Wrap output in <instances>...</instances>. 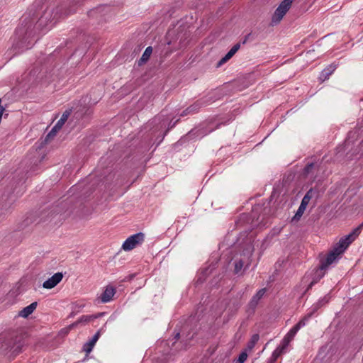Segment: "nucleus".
Wrapping results in <instances>:
<instances>
[{"instance_id": "f257e3e1", "label": "nucleus", "mask_w": 363, "mask_h": 363, "mask_svg": "<svg viewBox=\"0 0 363 363\" xmlns=\"http://www.w3.org/2000/svg\"><path fill=\"white\" fill-rule=\"evenodd\" d=\"M322 301H319L316 304L313 305L312 311L306 315L297 324H296L285 335L283 339L284 347L292 340L297 332L303 326L306 325V323L312 317L313 314L322 306Z\"/></svg>"}, {"instance_id": "f03ea898", "label": "nucleus", "mask_w": 363, "mask_h": 363, "mask_svg": "<svg viewBox=\"0 0 363 363\" xmlns=\"http://www.w3.org/2000/svg\"><path fill=\"white\" fill-rule=\"evenodd\" d=\"M254 252V246L252 243L247 245L246 248L242 252V259L235 260L234 273L238 274L241 272L242 268H247L251 264V257Z\"/></svg>"}, {"instance_id": "7ed1b4c3", "label": "nucleus", "mask_w": 363, "mask_h": 363, "mask_svg": "<svg viewBox=\"0 0 363 363\" xmlns=\"http://www.w3.org/2000/svg\"><path fill=\"white\" fill-rule=\"evenodd\" d=\"M23 346L21 341L10 340L2 343L1 350L9 357L14 358L22 352Z\"/></svg>"}, {"instance_id": "20e7f679", "label": "nucleus", "mask_w": 363, "mask_h": 363, "mask_svg": "<svg viewBox=\"0 0 363 363\" xmlns=\"http://www.w3.org/2000/svg\"><path fill=\"white\" fill-rule=\"evenodd\" d=\"M294 0H283L275 10L271 21L272 26L280 23L284 16L290 9Z\"/></svg>"}, {"instance_id": "39448f33", "label": "nucleus", "mask_w": 363, "mask_h": 363, "mask_svg": "<svg viewBox=\"0 0 363 363\" xmlns=\"http://www.w3.org/2000/svg\"><path fill=\"white\" fill-rule=\"evenodd\" d=\"M363 227V223L358 227L354 228L350 234L342 238L339 242L335 245L340 249V252H345L349 245L357 238L361 233Z\"/></svg>"}, {"instance_id": "423d86ee", "label": "nucleus", "mask_w": 363, "mask_h": 363, "mask_svg": "<svg viewBox=\"0 0 363 363\" xmlns=\"http://www.w3.org/2000/svg\"><path fill=\"white\" fill-rule=\"evenodd\" d=\"M213 100L211 97H203L199 100H197L194 104L189 106L181 113V116H186L188 114H194L199 111V110L202 107L208 105Z\"/></svg>"}, {"instance_id": "0eeeda50", "label": "nucleus", "mask_w": 363, "mask_h": 363, "mask_svg": "<svg viewBox=\"0 0 363 363\" xmlns=\"http://www.w3.org/2000/svg\"><path fill=\"white\" fill-rule=\"evenodd\" d=\"M144 234L138 233L128 238L122 245V248L125 251H130L134 249L138 245L141 244L144 241Z\"/></svg>"}, {"instance_id": "6e6552de", "label": "nucleus", "mask_w": 363, "mask_h": 363, "mask_svg": "<svg viewBox=\"0 0 363 363\" xmlns=\"http://www.w3.org/2000/svg\"><path fill=\"white\" fill-rule=\"evenodd\" d=\"M343 252H340V249L335 245L333 250L328 254L325 259L320 260V269L325 270L329 267V265L337 260L338 257Z\"/></svg>"}, {"instance_id": "1a4fd4ad", "label": "nucleus", "mask_w": 363, "mask_h": 363, "mask_svg": "<svg viewBox=\"0 0 363 363\" xmlns=\"http://www.w3.org/2000/svg\"><path fill=\"white\" fill-rule=\"evenodd\" d=\"M69 116V112L66 111L60 118V119L57 122L55 125L52 128V130L48 133L46 135L45 140H48L50 138H52L55 136L56 133L62 128V125L65 124L66 121Z\"/></svg>"}, {"instance_id": "9d476101", "label": "nucleus", "mask_w": 363, "mask_h": 363, "mask_svg": "<svg viewBox=\"0 0 363 363\" xmlns=\"http://www.w3.org/2000/svg\"><path fill=\"white\" fill-rule=\"evenodd\" d=\"M63 274L62 272H57L48 280L45 281L43 286L47 289H51L56 286L62 279Z\"/></svg>"}, {"instance_id": "9b49d317", "label": "nucleus", "mask_w": 363, "mask_h": 363, "mask_svg": "<svg viewBox=\"0 0 363 363\" xmlns=\"http://www.w3.org/2000/svg\"><path fill=\"white\" fill-rule=\"evenodd\" d=\"M59 9L54 10H46L43 16L40 18L39 21L40 23H43V20H48L50 23L55 24L57 21L60 18L58 15Z\"/></svg>"}, {"instance_id": "f8f14e48", "label": "nucleus", "mask_w": 363, "mask_h": 363, "mask_svg": "<svg viewBox=\"0 0 363 363\" xmlns=\"http://www.w3.org/2000/svg\"><path fill=\"white\" fill-rule=\"evenodd\" d=\"M266 293V289L263 288L259 289L251 298L250 301L248 306L249 308L252 310H255L257 306L259 303V300L263 297L264 294Z\"/></svg>"}, {"instance_id": "ddd939ff", "label": "nucleus", "mask_w": 363, "mask_h": 363, "mask_svg": "<svg viewBox=\"0 0 363 363\" xmlns=\"http://www.w3.org/2000/svg\"><path fill=\"white\" fill-rule=\"evenodd\" d=\"M116 293V289L111 286H107L101 294L100 298L102 303L109 302Z\"/></svg>"}, {"instance_id": "4468645a", "label": "nucleus", "mask_w": 363, "mask_h": 363, "mask_svg": "<svg viewBox=\"0 0 363 363\" xmlns=\"http://www.w3.org/2000/svg\"><path fill=\"white\" fill-rule=\"evenodd\" d=\"M99 337H100V332L98 331L97 333H96V334L91 337V339L89 342H86L84 345V347H83L84 351H85L86 353H89L92 350L94 345L99 340Z\"/></svg>"}, {"instance_id": "2eb2a0df", "label": "nucleus", "mask_w": 363, "mask_h": 363, "mask_svg": "<svg viewBox=\"0 0 363 363\" xmlns=\"http://www.w3.org/2000/svg\"><path fill=\"white\" fill-rule=\"evenodd\" d=\"M37 302H33L29 306L23 308L18 313L19 316L28 318L36 309Z\"/></svg>"}, {"instance_id": "dca6fc26", "label": "nucleus", "mask_w": 363, "mask_h": 363, "mask_svg": "<svg viewBox=\"0 0 363 363\" xmlns=\"http://www.w3.org/2000/svg\"><path fill=\"white\" fill-rule=\"evenodd\" d=\"M337 66L335 65L331 64L325 67L320 73V79L323 81H325L329 78V77L333 73V72L336 69Z\"/></svg>"}, {"instance_id": "f3484780", "label": "nucleus", "mask_w": 363, "mask_h": 363, "mask_svg": "<svg viewBox=\"0 0 363 363\" xmlns=\"http://www.w3.org/2000/svg\"><path fill=\"white\" fill-rule=\"evenodd\" d=\"M324 271L325 270H321L320 267H318V269H316L315 275L314 276L312 281L309 284V285L307 288V290L311 289L314 284L318 283L324 277V275H325Z\"/></svg>"}, {"instance_id": "a211bd4d", "label": "nucleus", "mask_w": 363, "mask_h": 363, "mask_svg": "<svg viewBox=\"0 0 363 363\" xmlns=\"http://www.w3.org/2000/svg\"><path fill=\"white\" fill-rule=\"evenodd\" d=\"M152 52V48L151 46L146 48L142 57L138 60V65L141 66V65H144L145 63H146L148 61V60L150 59Z\"/></svg>"}, {"instance_id": "6ab92c4d", "label": "nucleus", "mask_w": 363, "mask_h": 363, "mask_svg": "<svg viewBox=\"0 0 363 363\" xmlns=\"http://www.w3.org/2000/svg\"><path fill=\"white\" fill-rule=\"evenodd\" d=\"M94 318H96V317L93 316V315H82L76 322H74V323L70 325L69 328H74V327L77 326L78 324H81V323H83V324L87 323L89 321H91V320H94Z\"/></svg>"}, {"instance_id": "aec40b11", "label": "nucleus", "mask_w": 363, "mask_h": 363, "mask_svg": "<svg viewBox=\"0 0 363 363\" xmlns=\"http://www.w3.org/2000/svg\"><path fill=\"white\" fill-rule=\"evenodd\" d=\"M306 207L300 205L294 216L292 218V221L298 220L303 216Z\"/></svg>"}, {"instance_id": "412c9836", "label": "nucleus", "mask_w": 363, "mask_h": 363, "mask_svg": "<svg viewBox=\"0 0 363 363\" xmlns=\"http://www.w3.org/2000/svg\"><path fill=\"white\" fill-rule=\"evenodd\" d=\"M233 55L230 54V52H228V53L218 61L217 67H219L227 62L231 57H233Z\"/></svg>"}, {"instance_id": "4be33fe9", "label": "nucleus", "mask_w": 363, "mask_h": 363, "mask_svg": "<svg viewBox=\"0 0 363 363\" xmlns=\"http://www.w3.org/2000/svg\"><path fill=\"white\" fill-rule=\"evenodd\" d=\"M259 336L258 334L253 335L250 339V341L248 343V347L250 348L254 347L255 345H256V343L259 341Z\"/></svg>"}, {"instance_id": "5701e85b", "label": "nucleus", "mask_w": 363, "mask_h": 363, "mask_svg": "<svg viewBox=\"0 0 363 363\" xmlns=\"http://www.w3.org/2000/svg\"><path fill=\"white\" fill-rule=\"evenodd\" d=\"M318 194V191L316 189H314L313 188L310 189L307 192L306 194H305V197H307L308 196V199H309L310 200L313 197V196L315 194Z\"/></svg>"}, {"instance_id": "b1692460", "label": "nucleus", "mask_w": 363, "mask_h": 363, "mask_svg": "<svg viewBox=\"0 0 363 363\" xmlns=\"http://www.w3.org/2000/svg\"><path fill=\"white\" fill-rule=\"evenodd\" d=\"M247 357V354L246 352H241L239 355L238 359L236 360L235 363H243Z\"/></svg>"}, {"instance_id": "393cba45", "label": "nucleus", "mask_w": 363, "mask_h": 363, "mask_svg": "<svg viewBox=\"0 0 363 363\" xmlns=\"http://www.w3.org/2000/svg\"><path fill=\"white\" fill-rule=\"evenodd\" d=\"M240 48V43H236L231 48V49L228 52H230V54L234 55L238 51Z\"/></svg>"}, {"instance_id": "a878e982", "label": "nucleus", "mask_w": 363, "mask_h": 363, "mask_svg": "<svg viewBox=\"0 0 363 363\" xmlns=\"http://www.w3.org/2000/svg\"><path fill=\"white\" fill-rule=\"evenodd\" d=\"M88 15L90 18H97L99 16V9H93L89 11Z\"/></svg>"}, {"instance_id": "bb28decb", "label": "nucleus", "mask_w": 363, "mask_h": 363, "mask_svg": "<svg viewBox=\"0 0 363 363\" xmlns=\"http://www.w3.org/2000/svg\"><path fill=\"white\" fill-rule=\"evenodd\" d=\"M151 123H158L160 125H161V126H163L165 123L164 122L163 120H161V117H155L153 118L152 121L151 122Z\"/></svg>"}, {"instance_id": "cd10ccee", "label": "nucleus", "mask_w": 363, "mask_h": 363, "mask_svg": "<svg viewBox=\"0 0 363 363\" xmlns=\"http://www.w3.org/2000/svg\"><path fill=\"white\" fill-rule=\"evenodd\" d=\"M284 347H283L280 350H279V349H277L276 350L274 351V352L272 354L273 359H272L273 361V362L280 355V354L281 353V350H283Z\"/></svg>"}, {"instance_id": "c85d7f7f", "label": "nucleus", "mask_w": 363, "mask_h": 363, "mask_svg": "<svg viewBox=\"0 0 363 363\" xmlns=\"http://www.w3.org/2000/svg\"><path fill=\"white\" fill-rule=\"evenodd\" d=\"M310 201L311 200L309 199H308V196L307 197L303 196V198L302 199V201H301L300 205L303 206L305 207H307V206L309 203Z\"/></svg>"}, {"instance_id": "c756f323", "label": "nucleus", "mask_w": 363, "mask_h": 363, "mask_svg": "<svg viewBox=\"0 0 363 363\" xmlns=\"http://www.w3.org/2000/svg\"><path fill=\"white\" fill-rule=\"evenodd\" d=\"M313 163L308 164L304 168V172L307 174L309 173L311 170L313 169Z\"/></svg>"}, {"instance_id": "7c9ffc66", "label": "nucleus", "mask_w": 363, "mask_h": 363, "mask_svg": "<svg viewBox=\"0 0 363 363\" xmlns=\"http://www.w3.org/2000/svg\"><path fill=\"white\" fill-rule=\"evenodd\" d=\"M179 333H177L176 335H175V337H174V339L175 340H178L179 338Z\"/></svg>"}, {"instance_id": "2f4dec72", "label": "nucleus", "mask_w": 363, "mask_h": 363, "mask_svg": "<svg viewBox=\"0 0 363 363\" xmlns=\"http://www.w3.org/2000/svg\"><path fill=\"white\" fill-rule=\"evenodd\" d=\"M248 36H246L244 40L242 41V44H245L247 40Z\"/></svg>"}, {"instance_id": "473e14b6", "label": "nucleus", "mask_w": 363, "mask_h": 363, "mask_svg": "<svg viewBox=\"0 0 363 363\" xmlns=\"http://www.w3.org/2000/svg\"><path fill=\"white\" fill-rule=\"evenodd\" d=\"M267 363H273V361L272 360H269V362H267Z\"/></svg>"}]
</instances>
